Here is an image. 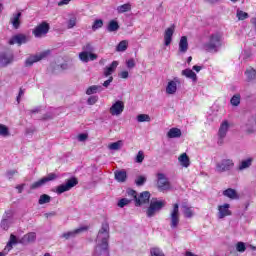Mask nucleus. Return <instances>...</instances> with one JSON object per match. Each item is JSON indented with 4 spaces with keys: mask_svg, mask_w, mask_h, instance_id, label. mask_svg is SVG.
Listing matches in <instances>:
<instances>
[{
    "mask_svg": "<svg viewBox=\"0 0 256 256\" xmlns=\"http://www.w3.org/2000/svg\"><path fill=\"white\" fill-rule=\"evenodd\" d=\"M75 25H77V17L72 16V17H70V19L67 22V28L73 29V27H75Z\"/></svg>",
    "mask_w": 256,
    "mask_h": 256,
    "instance_id": "nucleus-46",
    "label": "nucleus"
},
{
    "mask_svg": "<svg viewBox=\"0 0 256 256\" xmlns=\"http://www.w3.org/2000/svg\"><path fill=\"white\" fill-rule=\"evenodd\" d=\"M45 183H49V181H55L57 179V174L55 173H50L46 177H43Z\"/></svg>",
    "mask_w": 256,
    "mask_h": 256,
    "instance_id": "nucleus-52",
    "label": "nucleus"
},
{
    "mask_svg": "<svg viewBox=\"0 0 256 256\" xmlns=\"http://www.w3.org/2000/svg\"><path fill=\"white\" fill-rule=\"evenodd\" d=\"M23 95H25V90L23 88H20L19 94L17 96V102L18 103H20V99H21V97H23Z\"/></svg>",
    "mask_w": 256,
    "mask_h": 256,
    "instance_id": "nucleus-60",
    "label": "nucleus"
},
{
    "mask_svg": "<svg viewBox=\"0 0 256 256\" xmlns=\"http://www.w3.org/2000/svg\"><path fill=\"white\" fill-rule=\"evenodd\" d=\"M9 135H11L9 128L3 124H0V137H9Z\"/></svg>",
    "mask_w": 256,
    "mask_h": 256,
    "instance_id": "nucleus-40",
    "label": "nucleus"
},
{
    "mask_svg": "<svg viewBox=\"0 0 256 256\" xmlns=\"http://www.w3.org/2000/svg\"><path fill=\"white\" fill-rule=\"evenodd\" d=\"M119 77H121V79H128L129 78V72L128 71H122L119 74Z\"/></svg>",
    "mask_w": 256,
    "mask_h": 256,
    "instance_id": "nucleus-59",
    "label": "nucleus"
},
{
    "mask_svg": "<svg viewBox=\"0 0 256 256\" xmlns=\"http://www.w3.org/2000/svg\"><path fill=\"white\" fill-rule=\"evenodd\" d=\"M35 239H37V234L35 232H30L25 234L20 240L19 243L22 245H29V243H34Z\"/></svg>",
    "mask_w": 256,
    "mask_h": 256,
    "instance_id": "nucleus-20",
    "label": "nucleus"
},
{
    "mask_svg": "<svg viewBox=\"0 0 256 256\" xmlns=\"http://www.w3.org/2000/svg\"><path fill=\"white\" fill-rule=\"evenodd\" d=\"M179 204H173L172 210L170 211L169 222L171 229H177L180 222Z\"/></svg>",
    "mask_w": 256,
    "mask_h": 256,
    "instance_id": "nucleus-5",
    "label": "nucleus"
},
{
    "mask_svg": "<svg viewBox=\"0 0 256 256\" xmlns=\"http://www.w3.org/2000/svg\"><path fill=\"white\" fill-rule=\"evenodd\" d=\"M178 161L182 167H189L191 165V160H189V156H187V153H183L178 157Z\"/></svg>",
    "mask_w": 256,
    "mask_h": 256,
    "instance_id": "nucleus-29",
    "label": "nucleus"
},
{
    "mask_svg": "<svg viewBox=\"0 0 256 256\" xmlns=\"http://www.w3.org/2000/svg\"><path fill=\"white\" fill-rule=\"evenodd\" d=\"M78 139H79V141H85V140H87V134H80V135L78 136Z\"/></svg>",
    "mask_w": 256,
    "mask_h": 256,
    "instance_id": "nucleus-63",
    "label": "nucleus"
},
{
    "mask_svg": "<svg viewBox=\"0 0 256 256\" xmlns=\"http://www.w3.org/2000/svg\"><path fill=\"white\" fill-rule=\"evenodd\" d=\"M51 55L50 50H45L39 54L31 55L25 60V67H32L34 63H38V61H42V59H46V57H49Z\"/></svg>",
    "mask_w": 256,
    "mask_h": 256,
    "instance_id": "nucleus-6",
    "label": "nucleus"
},
{
    "mask_svg": "<svg viewBox=\"0 0 256 256\" xmlns=\"http://www.w3.org/2000/svg\"><path fill=\"white\" fill-rule=\"evenodd\" d=\"M13 245H17V237L13 234L10 235V240L5 247V253H9L13 249Z\"/></svg>",
    "mask_w": 256,
    "mask_h": 256,
    "instance_id": "nucleus-32",
    "label": "nucleus"
},
{
    "mask_svg": "<svg viewBox=\"0 0 256 256\" xmlns=\"http://www.w3.org/2000/svg\"><path fill=\"white\" fill-rule=\"evenodd\" d=\"M90 61H95L97 59V54L89 53L88 55Z\"/></svg>",
    "mask_w": 256,
    "mask_h": 256,
    "instance_id": "nucleus-62",
    "label": "nucleus"
},
{
    "mask_svg": "<svg viewBox=\"0 0 256 256\" xmlns=\"http://www.w3.org/2000/svg\"><path fill=\"white\" fill-rule=\"evenodd\" d=\"M222 42L223 34L215 32L209 36V41L203 45V49L208 53H217Z\"/></svg>",
    "mask_w": 256,
    "mask_h": 256,
    "instance_id": "nucleus-2",
    "label": "nucleus"
},
{
    "mask_svg": "<svg viewBox=\"0 0 256 256\" xmlns=\"http://www.w3.org/2000/svg\"><path fill=\"white\" fill-rule=\"evenodd\" d=\"M150 255L151 256H165V253H163V250H161V248H152V249H150Z\"/></svg>",
    "mask_w": 256,
    "mask_h": 256,
    "instance_id": "nucleus-43",
    "label": "nucleus"
},
{
    "mask_svg": "<svg viewBox=\"0 0 256 256\" xmlns=\"http://www.w3.org/2000/svg\"><path fill=\"white\" fill-rule=\"evenodd\" d=\"M51 202V196L47 194H42L38 200L39 205H45V203Z\"/></svg>",
    "mask_w": 256,
    "mask_h": 256,
    "instance_id": "nucleus-41",
    "label": "nucleus"
},
{
    "mask_svg": "<svg viewBox=\"0 0 256 256\" xmlns=\"http://www.w3.org/2000/svg\"><path fill=\"white\" fill-rule=\"evenodd\" d=\"M15 61V55L13 52H1L0 53V67H9Z\"/></svg>",
    "mask_w": 256,
    "mask_h": 256,
    "instance_id": "nucleus-12",
    "label": "nucleus"
},
{
    "mask_svg": "<svg viewBox=\"0 0 256 256\" xmlns=\"http://www.w3.org/2000/svg\"><path fill=\"white\" fill-rule=\"evenodd\" d=\"M13 223H15L13 213L11 211L5 212L0 223L1 229H3L4 231H8Z\"/></svg>",
    "mask_w": 256,
    "mask_h": 256,
    "instance_id": "nucleus-11",
    "label": "nucleus"
},
{
    "mask_svg": "<svg viewBox=\"0 0 256 256\" xmlns=\"http://www.w3.org/2000/svg\"><path fill=\"white\" fill-rule=\"evenodd\" d=\"M138 123H149L151 121V117L148 114H139L137 116Z\"/></svg>",
    "mask_w": 256,
    "mask_h": 256,
    "instance_id": "nucleus-38",
    "label": "nucleus"
},
{
    "mask_svg": "<svg viewBox=\"0 0 256 256\" xmlns=\"http://www.w3.org/2000/svg\"><path fill=\"white\" fill-rule=\"evenodd\" d=\"M95 255L109 256V223L102 224L96 239Z\"/></svg>",
    "mask_w": 256,
    "mask_h": 256,
    "instance_id": "nucleus-1",
    "label": "nucleus"
},
{
    "mask_svg": "<svg viewBox=\"0 0 256 256\" xmlns=\"http://www.w3.org/2000/svg\"><path fill=\"white\" fill-rule=\"evenodd\" d=\"M117 13H128V11H131V3H126L123 5H120L116 9Z\"/></svg>",
    "mask_w": 256,
    "mask_h": 256,
    "instance_id": "nucleus-34",
    "label": "nucleus"
},
{
    "mask_svg": "<svg viewBox=\"0 0 256 256\" xmlns=\"http://www.w3.org/2000/svg\"><path fill=\"white\" fill-rule=\"evenodd\" d=\"M181 75H183V77H186L187 79H191L193 83H197V74L193 72V70L189 68L184 69L182 70Z\"/></svg>",
    "mask_w": 256,
    "mask_h": 256,
    "instance_id": "nucleus-24",
    "label": "nucleus"
},
{
    "mask_svg": "<svg viewBox=\"0 0 256 256\" xmlns=\"http://www.w3.org/2000/svg\"><path fill=\"white\" fill-rule=\"evenodd\" d=\"M236 17L239 21H245V19H249V14L247 12H243V10H237Z\"/></svg>",
    "mask_w": 256,
    "mask_h": 256,
    "instance_id": "nucleus-42",
    "label": "nucleus"
},
{
    "mask_svg": "<svg viewBox=\"0 0 256 256\" xmlns=\"http://www.w3.org/2000/svg\"><path fill=\"white\" fill-rule=\"evenodd\" d=\"M145 159V154L143 151H139L138 154L136 155L135 161L136 163H141Z\"/></svg>",
    "mask_w": 256,
    "mask_h": 256,
    "instance_id": "nucleus-54",
    "label": "nucleus"
},
{
    "mask_svg": "<svg viewBox=\"0 0 256 256\" xmlns=\"http://www.w3.org/2000/svg\"><path fill=\"white\" fill-rule=\"evenodd\" d=\"M111 83H113V76H110L108 78V80L104 81V83L102 85H103V87L107 88V87H109L111 85Z\"/></svg>",
    "mask_w": 256,
    "mask_h": 256,
    "instance_id": "nucleus-58",
    "label": "nucleus"
},
{
    "mask_svg": "<svg viewBox=\"0 0 256 256\" xmlns=\"http://www.w3.org/2000/svg\"><path fill=\"white\" fill-rule=\"evenodd\" d=\"M229 121L224 120L219 127L218 130V141L217 144L218 145H223V143H225V138L227 137V133L229 132Z\"/></svg>",
    "mask_w": 256,
    "mask_h": 256,
    "instance_id": "nucleus-9",
    "label": "nucleus"
},
{
    "mask_svg": "<svg viewBox=\"0 0 256 256\" xmlns=\"http://www.w3.org/2000/svg\"><path fill=\"white\" fill-rule=\"evenodd\" d=\"M82 49L86 53H93L95 51V48H93V45L91 43H87L82 47Z\"/></svg>",
    "mask_w": 256,
    "mask_h": 256,
    "instance_id": "nucleus-51",
    "label": "nucleus"
},
{
    "mask_svg": "<svg viewBox=\"0 0 256 256\" xmlns=\"http://www.w3.org/2000/svg\"><path fill=\"white\" fill-rule=\"evenodd\" d=\"M114 175L118 183H125V181H127V172L125 170L116 171Z\"/></svg>",
    "mask_w": 256,
    "mask_h": 256,
    "instance_id": "nucleus-27",
    "label": "nucleus"
},
{
    "mask_svg": "<svg viewBox=\"0 0 256 256\" xmlns=\"http://www.w3.org/2000/svg\"><path fill=\"white\" fill-rule=\"evenodd\" d=\"M149 199H151V193H149V191L142 192L139 197L136 198V207L149 203Z\"/></svg>",
    "mask_w": 256,
    "mask_h": 256,
    "instance_id": "nucleus-19",
    "label": "nucleus"
},
{
    "mask_svg": "<svg viewBox=\"0 0 256 256\" xmlns=\"http://www.w3.org/2000/svg\"><path fill=\"white\" fill-rule=\"evenodd\" d=\"M129 203H131L130 199L127 198H122L118 201V207H120L121 209H123V207L129 205Z\"/></svg>",
    "mask_w": 256,
    "mask_h": 256,
    "instance_id": "nucleus-50",
    "label": "nucleus"
},
{
    "mask_svg": "<svg viewBox=\"0 0 256 256\" xmlns=\"http://www.w3.org/2000/svg\"><path fill=\"white\" fill-rule=\"evenodd\" d=\"M177 85H181V80L178 77L169 81L166 86L167 95H175V93H177Z\"/></svg>",
    "mask_w": 256,
    "mask_h": 256,
    "instance_id": "nucleus-14",
    "label": "nucleus"
},
{
    "mask_svg": "<svg viewBox=\"0 0 256 256\" xmlns=\"http://www.w3.org/2000/svg\"><path fill=\"white\" fill-rule=\"evenodd\" d=\"M125 110V103H123V101L121 100H117L114 104H112V106L109 109V113L110 115H112L113 117H119V115H121V113H123V111Z\"/></svg>",
    "mask_w": 256,
    "mask_h": 256,
    "instance_id": "nucleus-13",
    "label": "nucleus"
},
{
    "mask_svg": "<svg viewBox=\"0 0 256 256\" xmlns=\"http://www.w3.org/2000/svg\"><path fill=\"white\" fill-rule=\"evenodd\" d=\"M71 3V0H61L58 2V7H63V5H69Z\"/></svg>",
    "mask_w": 256,
    "mask_h": 256,
    "instance_id": "nucleus-61",
    "label": "nucleus"
},
{
    "mask_svg": "<svg viewBox=\"0 0 256 256\" xmlns=\"http://www.w3.org/2000/svg\"><path fill=\"white\" fill-rule=\"evenodd\" d=\"M29 41V37L25 36L24 34H18L13 36L10 40H9V45H23L25 43H27Z\"/></svg>",
    "mask_w": 256,
    "mask_h": 256,
    "instance_id": "nucleus-16",
    "label": "nucleus"
},
{
    "mask_svg": "<svg viewBox=\"0 0 256 256\" xmlns=\"http://www.w3.org/2000/svg\"><path fill=\"white\" fill-rule=\"evenodd\" d=\"M224 197H228V199H239V195L237 194V191L233 188H228L223 191Z\"/></svg>",
    "mask_w": 256,
    "mask_h": 256,
    "instance_id": "nucleus-30",
    "label": "nucleus"
},
{
    "mask_svg": "<svg viewBox=\"0 0 256 256\" xmlns=\"http://www.w3.org/2000/svg\"><path fill=\"white\" fill-rule=\"evenodd\" d=\"M128 45H129V42H127V40H122V41L117 45L116 51H119V52L127 51Z\"/></svg>",
    "mask_w": 256,
    "mask_h": 256,
    "instance_id": "nucleus-39",
    "label": "nucleus"
},
{
    "mask_svg": "<svg viewBox=\"0 0 256 256\" xmlns=\"http://www.w3.org/2000/svg\"><path fill=\"white\" fill-rule=\"evenodd\" d=\"M236 251H238V253H245V251H247V246L245 245V242H238L236 244Z\"/></svg>",
    "mask_w": 256,
    "mask_h": 256,
    "instance_id": "nucleus-45",
    "label": "nucleus"
},
{
    "mask_svg": "<svg viewBox=\"0 0 256 256\" xmlns=\"http://www.w3.org/2000/svg\"><path fill=\"white\" fill-rule=\"evenodd\" d=\"M126 65L128 69H133L135 67V60L134 59L127 60Z\"/></svg>",
    "mask_w": 256,
    "mask_h": 256,
    "instance_id": "nucleus-57",
    "label": "nucleus"
},
{
    "mask_svg": "<svg viewBox=\"0 0 256 256\" xmlns=\"http://www.w3.org/2000/svg\"><path fill=\"white\" fill-rule=\"evenodd\" d=\"M78 184H79V180H77V178H75V177L70 178L66 181L65 184L59 185L57 187L56 193H58V195H61L62 193L71 191V189H73V187H75Z\"/></svg>",
    "mask_w": 256,
    "mask_h": 256,
    "instance_id": "nucleus-8",
    "label": "nucleus"
},
{
    "mask_svg": "<svg viewBox=\"0 0 256 256\" xmlns=\"http://www.w3.org/2000/svg\"><path fill=\"white\" fill-rule=\"evenodd\" d=\"M126 193H127L128 197H132V199H134V201H137V191H135L133 189H127Z\"/></svg>",
    "mask_w": 256,
    "mask_h": 256,
    "instance_id": "nucleus-53",
    "label": "nucleus"
},
{
    "mask_svg": "<svg viewBox=\"0 0 256 256\" xmlns=\"http://www.w3.org/2000/svg\"><path fill=\"white\" fill-rule=\"evenodd\" d=\"M107 31H109V33L119 31V23L115 20H111L108 24Z\"/></svg>",
    "mask_w": 256,
    "mask_h": 256,
    "instance_id": "nucleus-33",
    "label": "nucleus"
},
{
    "mask_svg": "<svg viewBox=\"0 0 256 256\" xmlns=\"http://www.w3.org/2000/svg\"><path fill=\"white\" fill-rule=\"evenodd\" d=\"M49 29H51L49 23L44 21L34 28L33 35L37 38L45 37L49 33Z\"/></svg>",
    "mask_w": 256,
    "mask_h": 256,
    "instance_id": "nucleus-10",
    "label": "nucleus"
},
{
    "mask_svg": "<svg viewBox=\"0 0 256 256\" xmlns=\"http://www.w3.org/2000/svg\"><path fill=\"white\" fill-rule=\"evenodd\" d=\"M157 187L158 191L162 192L169 191V189H171V182H169V179L167 178V176H165V174H157Z\"/></svg>",
    "mask_w": 256,
    "mask_h": 256,
    "instance_id": "nucleus-7",
    "label": "nucleus"
},
{
    "mask_svg": "<svg viewBox=\"0 0 256 256\" xmlns=\"http://www.w3.org/2000/svg\"><path fill=\"white\" fill-rule=\"evenodd\" d=\"M103 91V86L92 85L86 90V95H95V93H101Z\"/></svg>",
    "mask_w": 256,
    "mask_h": 256,
    "instance_id": "nucleus-31",
    "label": "nucleus"
},
{
    "mask_svg": "<svg viewBox=\"0 0 256 256\" xmlns=\"http://www.w3.org/2000/svg\"><path fill=\"white\" fill-rule=\"evenodd\" d=\"M10 23L13 25L14 29H19L21 26V12L14 13L10 19Z\"/></svg>",
    "mask_w": 256,
    "mask_h": 256,
    "instance_id": "nucleus-23",
    "label": "nucleus"
},
{
    "mask_svg": "<svg viewBox=\"0 0 256 256\" xmlns=\"http://www.w3.org/2000/svg\"><path fill=\"white\" fill-rule=\"evenodd\" d=\"M189 50V41L187 40V36H182L179 41V52L185 53Z\"/></svg>",
    "mask_w": 256,
    "mask_h": 256,
    "instance_id": "nucleus-25",
    "label": "nucleus"
},
{
    "mask_svg": "<svg viewBox=\"0 0 256 256\" xmlns=\"http://www.w3.org/2000/svg\"><path fill=\"white\" fill-rule=\"evenodd\" d=\"M45 180L44 178L34 182L31 186L30 189H39L40 187H43V185H45Z\"/></svg>",
    "mask_w": 256,
    "mask_h": 256,
    "instance_id": "nucleus-44",
    "label": "nucleus"
},
{
    "mask_svg": "<svg viewBox=\"0 0 256 256\" xmlns=\"http://www.w3.org/2000/svg\"><path fill=\"white\" fill-rule=\"evenodd\" d=\"M101 27H103V20H101V19L95 20L92 25V29L94 31H97V29H101Z\"/></svg>",
    "mask_w": 256,
    "mask_h": 256,
    "instance_id": "nucleus-48",
    "label": "nucleus"
},
{
    "mask_svg": "<svg viewBox=\"0 0 256 256\" xmlns=\"http://www.w3.org/2000/svg\"><path fill=\"white\" fill-rule=\"evenodd\" d=\"M230 103L233 107H239L241 105V94H235L231 98Z\"/></svg>",
    "mask_w": 256,
    "mask_h": 256,
    "instance_id": "nucleus-35",
    "label": "nucleus"
},
{
    "mask_svg": "<svg viewBox=\"0 0 256 256\" xmlns=\"http://www.w3.org/2000/svg\"><path fill=\"white\" fill-rule=\"evenodd\" d=\"M253 165V158L249 157L242 160L238 165V171H245V169H249Z\"/></svg>",
    "mask_w": 256,
    "mask_h": 256,
    "instance_id": "nucleus-22",
    "label": "nucleus"
},
{
    "mask_svg": "<svg viewBox=\"0 0 256 256\" xmlns=\"http://www.w3.org/2000/svg\"><path fill=\"white\" fill-rule=\"evenodd\" d=\"M167 205L165 200L152 199L148 209L146 210L147 217H155L156 213H159L163 207Z\"/></svg>",
    "mask_w": 256,
    "mask_h": 256,
    "instance_id": "nucleus-3",
    "label": "nucleus"
},
{
    "mask_svg": "<svg viewBox=\"0 0 256 256\" xmlns=\"http://www.w3.org/2000/svg\"><path fill=\"white\" fill-rule=\"evenodd\" d=\"M182 213H183L184 217H186L187 219H191V217H193V215H195V212L193 211V207H191L187 204L182 205Z\"/></svg>",
    "mask_w": 256,
    "mask_h": 256,
    "instance_id": "nucleus-26",
    "label": "nucleus"
},
{
    "mask_svg": "<svg viewBox=\"0 0 256 256\" xmlns=\"http://www.w3.org/2000/svg\"><path fill=\"white\" fill-rule=\"evenodd\" d=\"M181 129L179 128H171L168 132H167V137L168 139H179V137H181Z\"/></svg>",
    "mask_w": 256,
    "mask_h": 256,
    "instance_id": "nucleus-28",
    "label": "nucleus"
},
{
    "mask_svg": "<svg viewBox=\"0 0 256 256\" xmlns=\"http://www.w3.org/2000/svg\"><path fill=\"white\" fill-rule=\"evenodd\" d=\"M173 33H175V26H171L165 30L164 43L166 47H169V45H171V42L173 41Z\"/></svg>",
    "mask_w": 256,
    "mask_h": 256,
    "instance_id": "nucleus-18",
    "label": "nucleus"
},
{
    "mask_svg": "<svg viewBox=\"0 0 256 256\" xmlns=\"http://www.w3.org/2000/svg\"><path fill=\"white\" fill-rule=\"evenodd\" d=\"M121 147H123V141L120 140L109 144L108 149H110V151H119Z\"/></svg>",
    "mask_w": 256,
    "mask_h": 256,
    "instance_id": "nucleus-36",
    "label": "nucleus"
},
{
    "mask_svg": "<svg viewBox=\"0 0 256 256\" xmlns=\"http://www.w3.org/2000/svg\"><path fill=\"white\" fill-rule=\"evenodd\" d=\"M146 181L147 178L145 176H138L135 180V183L138 187H141L142 185H145Z\"/></svg>",
    "mask_w": 256,
    "mask_h": 256,
    "instance_id": "nucleus-49",
    "label": "nucleus"
},
{
    "mask_svg": "<svg viewBox=\"0 0 256 256\" xmlns=\"http://www.w3.org/2000/svg\"><path fill=\"white\" fill-rule=\"evenodd\" d=\"M83 231H87V227H80L76 230L65 232L62 234L63 239H73L74 237H77V235L83 233Z\"/></svg>",
    "mask_w": 256,
    "mask_h": 256,
    "instance_id": "nucleus-17",
    "label": "nucleus"
},
{
    "mask_svg": "<svg viewBox=\"0 0 256 256\" xmlns=\"http://www.w3.org/2000/svg\"><path fill=\"white\" fill-rule=\"evenodd\" d=\"M79 59L83 63H89V53L88 52H84V51L80 52L79 53Z\"/></svg>",
    "mask_w": 256,
    "mask_h": 256,
    "instance_id": "nucleus-47",
    "label": "nucleus"
},
{
    "mask_svg": "<svg viewBox=\"0 0 256 256\" xmlns=\"http://www.w3.org/2000/svg\"><path fill=\"white\" fill-rule=\"evenodd\" d=\"M118 66L119 62L117 61H113L109 66H106L103 71L104 77H111V75L115 73Z\"/></svg>",
    "mask_w": 256,
    "mask_h": 256,
    "instance_id": "nucleus-21",
    "label": "nucleus"
},
{
    "mask_svg": "<svg viewBox=\"0 0 256 256\" xmlns=\"http://www.w3.org/2000/svg\"><path fill=\"white\" fill-rule=\"evenodd\" d=\"M97 101H99V97L91 96L88 98L87 103H88V105H95V103H97Z\"/></svg>",
    "mask_w": 256,
    "mask_h": 256,
    "instance_id": "nucleus-55",
    "label": "nucleus"
},
{
    "mask_svg": "<svg viewBox=\"0 0 256 256\" xmlns=\"http://www.w3.org/2000/svg\"><path fill=\"white\" fill-rule=\"evenodd\" d=\"M17 170H8L7 172H6V177L8 178V179H13V177H15V175H17Z\"/></svg>",
    "mask_w": 256,
    "mask_h": 256,
    "instance_id": "nucleus-56",
    "label": "nucleus"
},
{
    "mask_svg": "<svg viewBox=\"0 0 256 256\" xmlns=\"http://www.w3.org/2000/svg\"><path fill=\"white\" fill-rule=\"evenodd\" d=\"M193 71H196V73H199V71H201V69H203V66H197V65H195V66H193Z\"/></svg>",
    "mask_w": 256,
    "mask_h": 256,
    "instance_id": "nucleus-64",
    "label": "nucleus"
},
{
    "mask_svg": "<svg viewBox=\"0 0 256 256\" xmlns=\"http://www.w3.org/2000/svg\"><path fill=\"white\" fill-rule=\"evenodd\" d=\"M234 167L235 162L233 159L226 158L216 163L215 171L216 173H226L227 171L233 170Z\"/></svg>",
    "mask_w": 256,
    "mask_h": 256,
    "instance_id": "nucleus-4",
    "label": "nucleus"
},
{
    "mask_svg": "<svg viewBox=\"0 0 256 256\" xmlns=\"http://www.w3.org/2000/svg\"><path fill=\"white\" fill-rule=\"evenodd\" d=\"M245 75H246L248 81H253V79H255V77H256V71L253 68H248L245 71Z\"/></svg>",
    "mask_w": 256,
    "mask_h": 256,
    "instance_id": "nucleus-37",
    "label": "nucleus"
},
{
    "mask_svg": "<svg viewBox=\"0 0 256 256\" xmlns=\"http://www.w3.org/2000/svg\"><path fill=\"white\" fill-rule=\"evenodd\" d=\"M231 209L230 204H223L218 206V219H225V217H229L232 215V212L229 210Z\"/></svg>",
    "mask_w": 256,
    "mask_h": 256,
    "instance_id": "nucleus-15",
    "label": "nucleus"
}]
</instances>
